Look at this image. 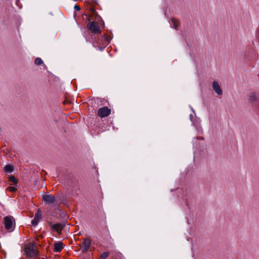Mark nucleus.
I'll return each mask as SVG.
<instances>
[{"mask_svg": "<svg viewBox=\"0 0 259 259\" xmlns=\"http://www.w3.org/2000/svg\"><path fill=\"white\" fill-rule=\"evenodd\" d=\"M14 221L13 217L10 215L6 216L4 218V224L6 229L10 230L12 228Z\"/></svg>", "mask_w": 259, "mask_h": 259, "instance_id": "nucleus-5", "label": "nucleus"}, {"mask_svg": "<svg viewBox=\"0 0 259 259\" xmlns=\"http://www.w3.org/2000/svg\"><path fill=\"white\" fill-rule=\"evenodd\" d=\"M7 190L12 192H16L17 191V188L15 187L9 186L7 188Z\"/></svg>", "mask_w": 259, "mask_h": 259, "instance_id": "nucleus-17", "label": "nucleus"}, {"mask_svg": "<svg viewBox=\"0 0 259 259\" xmlns=\"http://www.w3.org/2000/svg\"><path fill=\"white\" fill-rule=\"evenodd\" d=\"M111 113V109L107 107L100 108L98 111V115L101 118L105 117Z\"/></svg>", "mask_w": 259, "mask_h": 259, "instance_id": "nucleus-4", "label": "nucleus"}, {"mask_svg": "<svg viewBox=\"0 0 259 259\" xmlns=\"http://www.w3.org/2000/svg\"><path fill=\"white\" fill-rule=\"evenodd\" d=\"M50 225L51 226L52 229L54 231H56L58 233H60L65 226L64 225L60 223H58L54 225L51 224Z\"/></svg>", "mask_w": 259, "mask_h": 259, "instance_id": "nucleus-8", "label": "nucleus"}, {"mask_svg": "<svg viewBox=\"0 0 259 259\" xmlns=\"http://www.w3.org/2000/svg\"><path fill=\"white\" fill-rule=\"evenodd\" d=\"M35 247L36 243L34 242L25 245L24 250L27 257L32 258L38 255V252Z\"/></svg>", "mask_w": 259, "mask_h": 259, "instance_id": "nucleus-2", "label": "nucleus"}, {"mask_svg": "<svg viewBox=\"0 0 259 259\" xmlns=\"http://www.w3.org/2000/svg\"><path fill=\"white\" fill-rule=\"evenodd\" d=\"M256 36L257 38L259 39V30H258L256 31Z\"/></svg>", "mask_w": 259, "mask_h": 259, "instance_id": "nucleus-20", "label": "nucleus"}, {"mask_svg": "<svg viewBox=\"0 0 259 259\" xmlns=\"http://www.w3.org/2000/svg\"><path fill=\"white\" fill-rule=\"evenodd\" d=\"M91 19L94 20L93 21L90 22L87 25V28L91 30V32L94 34H100L102 32L99 25L95 22V20L99 21L101 19V17L97 13L94 8L90 9Z\"/></svg>", "mask_w": 259, "mask_h": 259, "instance_id": "nucleus-1", "label": "nucleus"}, {"mask_svg": "<svg viewBox=\"0 0 259 259\" xmlns=\"http://www.w3.org/2000/svg\"><path fill=\"white\" fill-rule=\"evenodd\" d=\"M248 99L250 102H252L258 101L259 100V97L257 94L253 92L249 96Z\"/></svg>", "mask_w": 259, "mask_h": 259, "instance_id": "nucleus-12", "label": "nucleus"}, {"mask_svg": "<svg viewBox=\"0 0 259 259\" xmlns=\"http://www.w3.org/2000/svg\"><path fill=\"white\" fill-rule=\"evenodd\" d=\"M54 251L60 252L63 248V243L61 242H58L54 243Z\"/></svg>", "mask_w": 259, "mask_h": 259, "instance_id": "nucleus-10", "label": "nucleus"}, {"mask_svg": "<svg viewBox=\"0 0 259 259\" xmlns=\"http://www.w3.org/2000/svg\"><path fill=\"white\" fill-rule=\"evenodd\" d=\"M34 63L37 65H40L43 64V61L40 58H36L35 59Z\"/></svg>", "mask_w": 259, "mask_h": 259, "instance_id": "nucleus-15", "label": "nucleus"}, {"mask_svg": "<svg viewBox=\"0 0 259 259\" xmlns=\"http://www.w3.org/2000/svg\"><path fill=\"white\" fill-rule=\"evenodd\" d=\"M104 39L107 41V42H109V41L111 40V37L107 34H105L104 35Z\"/></svg>", "mask_w": 259, "mask_h": 259, "instance_id": "nucleus-18", "label": "nucleus"}, {"mask_svg": "<svg viewBox=\"0 0 259 259\" xmlns=\"http://www.w3.org/2000/svg\"><path fill=\"white\" fill-rule=\"evenodd\" d=\"M42 199L47 204L57 205L58 203L56 198L52 194L43 195Z\"/></svg>", "mask_w": 259, "mask_h": 259, "instance_id": "nucleus-3", "label": "nucleus"}, {"mask_svg": "<svg viewBox=\"0 0 259 259\" xmlns=\"http://www.w3.org/2000/svg\"><path fill=\"white\" fill-rule=\"evenodd\" d=\"M42 218L41 211L39 209H38L35 214L34 219L31 221V224L33 226H36L38 224L40 220Z\"/></svg>", "mask_w": 259, "mask_h": 259, "instance_id": "nucleus-6", "label": "nucleus"}, {"mask_svg": "<svg viewBox=\"0 0 259 259\" xmlns=\"http://www.w3.org/2000/svg\"><path fill=\"white\" fill-rule=\"evenodd\" d=\"M212 88L215 93L218 95H221L223 94V92L220 88V84L217 81H213L212 82Z\"/></svg>", "mask_w": 259, "mask_h": 259, "instance_id": "nucleus-7", "label": "nucleus"}, {"mask_svg": "<svg viewBox=\"0 0 259 259\" xmlns=\"http://www.w3.org/2000/svg\"><path fill=\"white\" fill-rule=\"evenodd\" d=\"M91 245V241L89 239H85L82 243V251L85 252L87 251Z\"/></svg>", "mask_w": 259, "mask_h": 259, "instance_id": "nucleus-9", "label": "nucleus"}, {"mask_svg": "<svg viewBox=\"0 0 259 259\" xmlns=\"http://www.w3.org/2000/svg\"><path fill=\"white\" fill-rule=\"evenodd\" d=\"M109 253L108 252H104L100 255L99 259H106L109 255Z\"/></svg>", "mask_w": 259, "mask_h": 259, "instance_id": "nucleus-16", "label": "nucleus"}, {"mask_svg": "<svg viewBox=\"0 0 259 259\" xmlns=\"http://www.w3.org/2000/svg\"><path fill=\"white\" fill-rule=\"evenodd\" d=\"M5 172H12L14 171V166L11 164H7L4 167Z\"/></svg>", "mask_w": 259, "mask_h": 259, "instance_id": "nucleus-13", "label": "nucleus"}, {"mask_svg": "<svg viewBox=\"0 0 259 259\" xmlns=\"http://www.w3.org/2000/svg\"><path fill=\"white\" fill-rule=\"evenodd\" d=\"M74 9L76 10V11H79L80 10V7L79 6H75L74 7Z\"/></svg>", "mask_w": 259, "mask_h": 259, "instance_id": "nucleus-19", "label": "nucleus"}, {"mask_svg": "<svg viewBox=\"0 0 259 259\" xmlns=\"http://www.w3.org/2000/svg\"><path fill=\"white\" fill-rule=\"evenodd\" d=\"M9 181L11 182L12 183V184L14 185H17L18 181L15 178V177L11 175L9 179Z\"/></svg>", "mask_w": 259, "mask_h": 259, "instance_id": "nucleus-14", "label": "nucleus"}, {"mask_svg": "<svg viewBox=\"0 0 259 259\" xmlns=\"http://www.w3.org/2000/svg\"><path fill=\"white\" fill-rule=\"evenodd\" d=\"M170 24L171 27L177 30L179 28L180 23L178 20L175 19V18H172L171 19Z\"/></svg>", "mask_w": 259, "mask_h": 259, "instance_id": "nucleus-11", "label": "nucleus"}]
</instances>
